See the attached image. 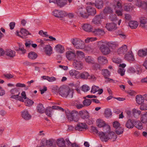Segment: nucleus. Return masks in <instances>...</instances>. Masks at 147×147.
I'll return each instance as SVG.
<instances>
[{
	"label": "nucleus",
	"instance_id": "nucleus-1",
	"mask_svg": "<svg viewBox=\"0 0 147 147\" xmlns=\"http://www.w3.org/2000/svg\"><path fill=\"white\" fill-rule=\"evenodd\" d=\"M108 42L105 40H102L99 41L98 43L100 46V49L103 54L104 55H108L111 52V50L109 47L106 45H107Z\"/></svg>",
	"mask_w": 147,
	"mask_h": 147
},
{
	"label": "nucleus",
	"instance_id": "nucleus-2",
	"mask_svg": "<svg viewBox=\"0 0 147 147\" xmlns=\"http://www.w3.org/2000/svg\"><path fill=\"white\" fill-rule=\"evenodd\" d=\"M74 92L69 88H60L59 93L62 97L71 99L73 97Z\"/></svg>",
	"mask_w": 147,
	"mask_h": 147
},
{
	"label": "nucleus",
	"instance_id": "nucleus-3",
	"mask_svg": "<svg viewBox=\"0 0 147 147\" xmlns=\"http://www.w3.org/2000/svg\"><path fill=\"white\" fill-rule=\"evenodd\" d=\"M68 120L70 121L77 122L79 120L78 113L76 111H68L66 113Z\"/></svg>",
	"mask_w": 147,
	"mask_h": 147
},
{
	"label": "nucleus",
	"instance_id": "nucleus-4",
	"mask_svg": "<svg viewBox=\"0 0 147 147\" xmlns=\"http://www.w3.org/2000/svg\"><path fill=\"white\" fill-rule=\"evenodd\" d=\"M72 43L74 47L77 49H83L85 47L84 42L80 39L75 38L71 40Z\"/></svg>",
	"mask_w": 147,
	"mask_h": 147
},
{
	"label": "nucleus",
	"instance_id": "nucleus-5",
	"mask_svg": "<svg viewBox=\"0 0 147 147\" xmlns=\"http://www.w3.org/2000/svg\"><path fill=\"white\" fill-rule=\"evenodd\" d=\"M75 13L78 16L84 18H87L88 15L85 12V9L84 7H79L75 11Z\"/></svg>",
	"mask_w": 147,
	"mask_h": 147
},
{
	"label": "nucleus",
	"instance_id": "nucleus-6",
	"mask_svg": "<svg viewBox=\"0 0 147 147\" xmlns=\"http://www.w3.org/2000/svg\"><path fill=\"white\" fill-rule=\"evenodd\" d=\"M96 124L97 126L100 128L104 127V129H107L108 131H109L110 129V126L106 124L105 122L102 119H97L96 121Z\"/></svg>",
	"mask_w": 147,
	"mask_h": 147
},
{
	"label": "nucleus",
	"instance_id": "nucleus-7",
	"mask_svg": "<svg viewBox=\"0 0 147 147\" xmlns=\"http://www.w3.org/2000/svg\"><path fill=\"white\" fill-rule=\"evenodd\" d=\"M124 59L129 62H133L135 60L134 54L131 51H129L124 54Z\"/></svg>",
	"mask_w": 147,
	"mask_h": 147
},
{
	"label": "nucleus",
	"instance_id": "nucleus-8",
	"mask_svg": "<svg viewBox=\"0 0 147 147\" xmlns=\"http://www.w3.org/2000/svg\"><path fill=\"white\" fill-rule=\"evenodd\" d=\"M135 4L138 7L147 10V1H142L141 0H135Z\"/></svg>",
	"mask_w": 147,
	"mask_h": 147
},
{
	"label": "nucleus",
	"instance_id": "nucleus-9",
	"mask_svg": "<svg viewBox=\"0 0 147 147\" xmlns=\"http://www.w3.org/2000/svg\"><path fill=\"white\" fill-rule=\"evenodd\" d=\"M16 55V52L13 50L8 49L5 51L4 56H5L8 58H13L15 57Z\"/></svg>",
	"mask_w": 147,
	"mask_h": 147
},
{
	"label": "nucleus",
	"instance_id": "nucleus-10",
	"mask_svg": "<svg viewBox=\"0 0 147 147\" xmlns=\"http://www.w3.org/2000/svg\"><path fill=\"white\" fill-rule=\"evenodd\" d=\"M20 113L22 117L25 120L28 121L31 118V115L27 109L22 111Z\"/></svg>",
	"mask_w": 147,
	"mask_h": 147
},
{
	"label": "nucleus",
	"instance_id": "nucleus-11",
	"mask_svg": "<svg viewBox=\"0 0 147 147\" xmlns=\"http://www.w3.org/2000/svg\"><path fill=\"white\" fill-rule=\"evenodd\" d=\"M104 18V16L102 14L100 13L98 15L96 16L93 19L92 22L97 26H99L101 24V19Z\"/></svg>",
	"mask_w": 147,
	"mask_h": 147
},
{
	"label": "nucleus",
	"instance_id": "nucleus-12",
	"mask_svg": "<svg viewBox=\"0 0 147 147\" xmlns=\"http://www.w3.org/2000/svg\"><path fill=\"white\" fill-rule=\"evenodd\" d=\"M87 4L92 5H95V6L98 9H102L104 5V2L102 0H96L95 3H92L88 2Z\"/></svg>",
	"mask_w": 147,
	"mask_h": 147
},
{
	"label": "nucleus",
	"instance_id": "nucleus-13",
	"mask_svg": "<svg viewBox=\"0 0 147 147\" xmlns=\"http://www.w3.org/2000/svg\"><path fill=\"white\" fill-rule=\"evenodd\" d=\"M53 14L57 18H63L66 16L67 13L64 11L55 9L53 11Z\"/></svg>",
	"mask_w": 147,
	"mask_h": 147
},
{
	"label": "nucleus",
	"instance_id": "nucleus-14",
	"mask_svg": "<svg viewBox=\"0 0 147 147\" xmlns=\"http://www.w3.org/2000/svg\"><path fill=\"white\" fill-rule=\"evenodd\" d=\"M102 73L106 79L105 82H108L113 81V79L108 78L110 76V73L107 69H102Z\"/></svg>",
	"mask_w": 147,
	"mask_h": 147
},
{
	"label": "nucleus",
	"instance_id": "nucleus-15",
	"mask_svg": "<svg viewBox=\"0 0 147 147\" xmlns=\"http://www.w3.org/2000/svg\"><path fill=\"white\" fill-rule=\"evenodd\" d=\"M66 57L69 60H74L76 59V55L74 51H68L66 52Z\"/></svg>",
	"mask_w": 147,
	"mask_h": 147
},
{
	"label": "nucleus",
	"instance_id": "nucleus-16",
	"mask_svg": "<svg viewBox=\"0 0 147 147\" xmlns=\"http://www.w3.org/2000/svg\"><path fill=\"white\" fill-rule=\"evenodd\" d=\"M74 68L76 69L81 70L83 67V64L80 61L77 59L75 60L73 63Z\"/></svg>",
	"mask_w": 147,
	"mask_h": 147
},
{
	"label": "nucleus",
	"instance_id": "nucleus-17",
	"mask_svg": "<svg viewBox=\"0 0 147 147\" xmlns=\"http://www.w3.org/2000/svg\"><path fill=\"white\" fill-rule=\"evenodd\" d=\"M20 33L22 35H21L19 34L20 32H19L18 31H16L17 35L23 38H25L26 36L30 34L28 31L26 30V29H24L23 28L21 29Z\"/></svg>",
	"mask_w": 147,
	"mask_h": 147
},
{
	"label": "nucleus",
	"instance_id": "nucleus-18",
	"mask_svg": "<svg viewBox=\"0 0 147 147\" xmlns=\"http://www.w3.org/2000/svg\"><path fill=\"white\" fill-rule=\"evenodd\" d=\"M113 8L115 10L116 14L119 16V0H114Z\"/></svg>",
	"mask_w": 147,
	"mask_h": 147
},
{
	"label": "nucleus",
	"instance_id": "nucleus-19",
	"mask_svg": "<svg viewBox=\"0 0 147 147\" xmlns=\"http://www.w3.org/2000/svg\"><path fill=\"white\" fill-rule=\"evenodd\" d=\"M87 127V125L86 123H78L75 127V129L81 131L84 129H86Z\"/></svg>",
	"mask_w": 147,
	"mask_h": 147
},
{
	"label": "nucleus",
	"instance_id": "nucleus-20",
	"mask_svg": "<svg viewBox=\"0 0 147 147\" xmlns=\"http://www.w3.org/2000/svg\"><path fill=\"white\" fill-rule=\"evenodd\" d=\"M140 26L142 28H146L147 26V19L144 17H142L140 19Z\"/></svg>",
	"mask_w": 147,
	"mask_h": 147
},
{
	"label": "nucleus",
	"instance_id": "nucleus-21",
	"mask_svg": "<svg viewBox=\"0 0 147 147\" xmlns=\"http://www.w3.org/2000/svg\"><path fill=\"white\" fill-rule=\"evenodd\" d=\"M105 27L109 31H110L115 30L117 28V25L113 22L107 23Z\"/></svg>",
	"mask_w": 147,
	"mask_h": 147
},
{
	"label": "nucleus",
	"instance_id": "nucleus-22",
	"mask_svg": "<svg viewBox=\"0 0 147 147\" xmlns=\"http://www.w3.org/2000/svg\"><path fill=\"white\" fill-rule=\"evenodd\" d=\"M90 5L86 7V9L88 12L87 13L88 14V16L90 15L94 16L96 13V10L94 8H93L92 7V5Z\"/></svg>",
	"mask_w": 147,
	"mask_h": 147
},
{
	"label": "nucleus",
	"instance_id": "nucleus-23",
	"mask_svg": "<svg viewBox=\"0 0 147 147\" xmlns=\"http://www.w3.org/2000/svg\"><path fill=\"white\" fill-rule=\"evenodd\" d=\"M79 114L81 117L83 119H86L89 118V114L86 111H80Z\"/></svg>",
	"mask_w": 147,
	"mask_h": 147
},
{
	"label": "nucleus",
	"instance_id": "nucleus-24",
	"mask_svg": "<svg viewBox=\"0 0 147 147\" xmlns=\"http://www.w3.org/2000/svg\"><path fill=\"white\" fill-rule=\"evenodd\" d=\"M107 134H108V132H107V131L105 133L103 132H99L98 134L99 136L102 141L107 142L108 140Z\"/></svg>",
	"mask_w": 147,
	"mask_h": 147
},
{
	"label": "nucleus",
	"instance_id": "nucleus-25",
	"mask_svg": "<svg viewBox=\"0 0 147 147\" xmlns=\"http://www.w3.org/2000/svg\"><path fill=\"white\" fill-rule=\"evenodd\" d=\"M44 51L47 55L50 56L52 53V48L50 45H47L44 48Z\"/></svg>",
	"mask_w": 147,
	"mask_h": 147
},
{
	"label": "nucleus",
	"instance_id": "nucleus-26",
	"mask_svg": "<svg viewBox=\"0 0 147 147\" xmlns=\"http://www.w3.org/2000/svg\"><path fill=\"white\" fill-rule=\"evenodd\" d=\"M69 74L71 76L76 78H79V73L78 71L72 70L69 72Z\"/></svg>",
	"mask_w": 147,
	"mask_h": 147
},
{
	"label": "nucleus",
	"instance_id": "nucleus-27",
	"mask_svg": "<svg viewBox=\"0 0 147 147\" xmlns=\"http://www.w3.org/2000/svg\"><path fill=\"white\" fill-rule=\"evenodd\" d=\"M119 44L117 42H108L107 45L112 49H114L119 46Z\"/></svg>",
	"mask_w": 147,
	"mask_h": 147
},
{
	"label": "nucleus",
	"instance_id": "nucleus-28",
	"mask_svg": "<svg viewBox=\"0 0 147 147\" xmlns=\"http://www.w3.org/2000/svg\"><path fill=\"white\" fill-rule=\"evenodd\" d=\"M111 128L109 131H108L107 129H106L107 132H108L107 134V138H108V140L109 139H111L112 138H116V135L114 132L113 131L110 132Z\"/></svg>",
	"mask_w": 147,
	"mask_h": 147
},
{
	"label": "nucleus",
	"instance_id": "nucleus-29",
	"mask_svg": "<svg viewBox=\"0 0 147 147\" xmlns=\"http://www.w3.org/2000/svg\"><path fill=\"white\" fill-rule=\"evenodd\" d=\"M82 28L84 31L87 32H92V26L88 24H85L82 26Z\"/></svg>",
	"mask_w": 147,
	"mask_h": 147
},
{
	"label": "nucleus",
	"instance_id": "nucleus-30",
	"mask_svg": "<svg viewBox=\"0 0 147 147\" xmlns=\"http://www.w3.org/2000/svg\"><path fill=\"white\" fill-rule=\"evenodd\" d=\"M98 62L100 64H105L108 62L107 58L103 56H100L98 58Z\"/></svg>",
	"mask_w": 147,
	"mask_h": 147
},
{
	"label": "nucleus",
	"instance_id": "nucleus-31",
	"mask_svg": "<svg viewBox=\"0 0 147 147\" xmlns=\"http://www.w3.org/2000/svg\"><path fill=\"white\" fill-rule=\"evenodd\" d=\"M138 56L141 57H143L147 55V48L139 50L138 52Z\"/></svg>",
	"mask_w": 147,
	"mask_h": 147
},
{
	"label": "nucleus",
	"instance_id": "nucleus-32",
	"mask_svg": "<svg viewBox=\"0 0 147 147\" xmlns=\"http://www.w3.org/2000/svg\"><path fill=\"white\" fill-rule=\"evenodd\" d=\"M36 110L38 112L40 113H43L45 112V108L41 103L38 104L36 107Z\"/></svg>",
	"mask_w": 147,
	"mask_h": 147
},
{
	"label": "nucleus",
	"instance_id": "nucleus-33",
	"mask_svg": "<svg viewBox=\"0 0 147 147\" xmlns=\"http://www.w3.org/2000/svg\"><path fill=\"white\" fill-rule=\"evenodd\" d=\"M126 65L125 64L122 63L121 61L120 60V75L122 76L125 74V70L124 68Z\"/></svg>",
	"mask_w": 147,
	"mask_h": 147
},
{
	"label": "nucleus",
	"instance_id": "nucleus-34",
	"mask_svg": "<svg viewBox=\"0 0 147 147\" xmlns=\"http://www.w3.org/2000/svg\"><path fill=\"white\" fill-rule=\"evenodd\" d=\"M136 101L137 103L139 105H142L144 102V98L140 95H138L136 97Z\"/></svg>",
	"mask_w": 147,
	"mask_h": 147
},
{
	"label": "nucleus",
	"instance_id": "nucleus-35",
	"mask_svg": "<svg viewBox=\"0 0 147 147\" xmlns=\"http://www.w3.org/2000/svg\"><path fill=\"white\" fill-rule=\"evenodd\" d=\"M138 23L136 21H131L129 22V25L130 28L132 29L136 28L138 26Z\"/></svg>",
	"mask_w": 147,
	"mask_h": 147
},
{
	"label": "nucleus",
	"instance_id": "nucleus-36",
	"mask_svg": "<svg viewBox=\"0 0 147 147\" xmlns=\"http://www.w3.org/2000/svg\"><path fill=\"white\" fill-rule=\"evenodd\" d=\"M55 49L57 52L60 53H63L65 51L64 47L60 45H56L55 47Z\"/></svg>",
	"mask_w": 147,
	"mask_h": 147
},
{
	"label": "nucleus",
	"instance_id": "nucleus-37",
	"mask_svg": "<svg viewBox=\"0 0 147 147\" xmlns=\"http://www.w3.org/2000/svg\"><path fill=\"white\" fill-rule=\"evenodd\" d=\"M125 125L128 128H133L134 126V121L129 119L126 122Z\"/></svg>",
	"mask_w": 147,
	"mask_h": 147
},
{
	"label": "nucleus",
	"instance_id": "nucleus-38",
	"mask_svg": "<svg viewBox=\"0 0 147 147\" xmlns=\"http://www.w3.org/2000/svg\"><path fill=\"white\" fill-rule=\"evenodd\" d=\"M127 51V46L125 45H123L120 47V55H124Z\"/></svg>",
	"mask_w": 147,
	"mask_h": 147
},
{
	"label": "nucleus",
	"instance_id": "nucleus-39",
	"mask_svg": "<svg viewBox=\"0 0 147 147\" xmlns=\"http://www.w3.org/2000/svg\"><path fill=\"white\" fill-rule=\"evenodd\" d=\"M65 141L63 138L59 139L57 140V145L61 147H64L65 146Z\"/></svg>",
	"mask_w": 147,
	"mask_h": 147
},
{
	"label": "nucleus",
	"instance_id": "nucleus-40",
	"mask_svg": "<svg viewBox=\"0 0 147 147\" xmlns=\"http://www.w3.org/2000/svg\"><path fill=\"white\" fill-rule=\"evenodd\" d=\"M79 78L86 79L88 78L89 76V73L86 71H84L81 74L79 73Z\"/></svg>",
	"mask_w": 147,
	"mask_h": 147
},
{
	"label": "nucleus",
	"instance_id": "nucleus-41",
	"mask_svg": "<svg viewBox=\"0 0 147 147\" xmlns=\"http://www.w3.org/2000/svg\"><path fill=\"white\" fill-rule=\"evenodd\" d=\"M28 56L31 59H34L37 57V55L34 52H31L28 53Z\"/></svg>",
	"mask_w": 147,
	"mask_h": 147
},
{
	"label": "nucleus",
	"instance_id": "nucleus-42",
	"mask_svg": "<svg viewBox=\"0 0 147 147\" xmlns=\"http://www.w3.org/2000/svg\"><path fill=\"white\" fill-rule=\"evenodd\" d=\"M113 12L112 9L109 7H106L103 10V13L105 14H110Z\"/></svg>",
	"mask_w": 147,
	"mask_h": 147
},
{
	"label": "nucleus",
	"instance_id": "nucleus-43",
	"mask_svg": "<svg viewBox=\"0 0 147 147\" xmlns=\"http://www.w3.org/2000/svg\"><path fill=\"white\" fill-rule=\"evenodd\" d=\"M141 113L140 111L137 110L136 109H134L132 110V115L135 117L137 118L138 117Z\"/></svg>",
	"mask_w": 147,
	"mask_h": 147
},
{
	"label": "nucleus",
	"instance_id": "nucleus-44",
	"mask_svg": "<svg viewBox=\"0 0 147 147\" xmlns=\"http://www.w3.org/2000/svg\"><path fill=\"white\" fill-rule=\"evenodd\" d=\"M86 62L89 64H94V62L93 58L91 57L88 56L86 57L85 58Z\"/></svg>",
	"mask_w": 147,
	"mask_h": 147
},
{
	"label": "nucleus",
	"instance_id": "nucleus-45",
	"mask_svg": "<svg viewBox=\"0 0 147 147\" xmlns=\"http://www.w3.org/2000/svg\"><path fill=\"white\" fill-rule=\"evenodd\" d=\"M76 57H77V58H79L82 59L84 57V54L82 51H77L76 52Z\"/></svg>",
	"mask_w": 147,
	"mask_h": 147
},
{
	"label": "nucleus",
	"instance_id": "nucleus-46",
	"mask_svg": "<svg viewBox=\"0 0 147 147\" xmlns=\"http://www.w3.org/2000/svg\"><path fill=\"white\" fill-rule=\"evenodd\" d=\"M57 4L61 7H62L65 5L67 2V0H57Z\"/></svg>",
	"mask_w": 147,
	"mask_h": 147
},
{
	"label": "nucleus",
	"instance_id": "nucleus-47",
	"mask_svg": "<svg viewBox=\"0 0 147 147\" xmlns=\"http://www.w3.org/2000/svg\"><path fill=\"white\" fill-rule=\"evenodd\" d=\"M134 8V6L130 5L125 6L123 8L124 9L127 11H130L133 10Z\"/></svg>",
	"mask_w": 147,
	"mask_h": 147
},
{
	"label": "nucleus",
	"instance_id": "nucleus-48",
	"mask_svg": "<svg viewBox=\"0 0 147 147\" xmlns=\"http://www.w3.org/2000/svg\"><path fill=\"white\" fill-rule=\"evenodd\" d=\"M104 115L106 117H109L111 116L112 113L111 110L109 109H105Z\"/></svg>",
	"mask_w": 147,
	"mask_h": 147
},
{
	"label": "nucleus",
	"instance_id": "nucleus-49",
	"mask_svg": "<svg viewBox=\"0 0 147 147\" xmlns=\"http://www.w3.org/2000/svg\"><path fill=\"white\" fill-rule=\"evenodd\" d=\"M94 32L96 35H102L105 34L104 31L102 29H96Z\"/></svg>",
	"mask_w": 147,
	"mask_h": 147
},
{
	"label": "nucleus",
	"instance_id": "nucleus-50",
	"mask_svg": "<svg viewBox=\"0 0 147 147\" xmlns=\"http://www.w3.org/2000/svg\"><path fill=\"white\" fill-rule=\"evenodd\" d=\"M34 103V102L30 99L27 98L25 102V104L26 106L28 107L31 106Z\"/></svg>",
	"mask_w": 147,
	"mask_h": 147
},
{
	"label": "nucleus",
	"instance_id": "nucleus-51",
	"mask_svg": "<svg viewBox=\"0 0 147 147\" xmlns=\"http://www.w3.org/2000/svg\"><path fill=\"white\" fill-rule=\"evenodd\" d=\"M91 102V100L88 99H85L83 102L84 105L85 106H88L90 105Z\"/></svg>",
	"mask_w": 147,
	"mask_h": 147
},
{
	"label": "nucleus",
	"instance_id": "nucleus-52",
	"mask_svg": "<svg viewBox=\"0 0 147 147\" xmlns=\"http://www.w3.org/2000/svg\"><path fill=\"white\" fill-rule=\"evenodd\" d=\"M141 122L143 123H147V113H145L142 115L141 118Z\"/></svg>",
	"mask_w": 147,
	"mask_h": 147
},
{
	"label": "nucleus",
	"instance_id": "nucleus-53",
	"mask_svg": "<svg viewBox=\"0 0 147 147\" xmlns=\"http://www.w3.org/2000/svg\"><path fill=\"white\" fill-rule=\"evenodd\" d=\"M135 126L139 129H141L142 128V124L140 121L135 122Z\"/></svg>",
	"mask_w": 147,
	"mask_h": 147
},
{
	"label": "nucleus",
	"instance_id": "nucleus-54",
	"mask_svg": "<svg viewBox=\"0 0 147 147\" xmlns=\"http://www.w3.org/2000/svg\"><path fill=\"white\" fill-rule=\"evenodd\" d=\"M55 142L54 140L50 139L46 141V145L49 146H53V144Z\"/></svg>",
	"mask_w": 147,
	"mask_h": 147
},
{
	"label": "nucleus",
	"instance_id": "nucleus-55",
	"mask_svg": "<svg viewBox=\"0 0 147 147\" xmlns=\"http://www.w3.org/2000/svg\"><path fill=\"white\" fill-rule=\"evenodd\" d=\"M99 88L98 86L94 85L92 87L91 92L93 93H94L98 91L99 90Z\"/></svg>",
	"mask_w": 147,
	"mask_h": 147
},
{
	"label": "nucleus",
	"instance_id": "nucleus-56",
	"mask_svg": "<svg viewBox=\"0 0 147 147\" xmlns=\"http://www.w3.org/2000/svg\"><path fill=\"white\" fill-rule=\"evenodd\" d=\"M97 38L96 37H88L85 40V42L86 43H88L90 41L96 40Z\"/></svg>",
	"mask_w": 147,
	"mask_h": 147
},
{
	"label": "nucleus",
	"instance_id": "nucleus-57",
	"mask_svg": "<svg viewBox=\"0 0 147 147\" xmlns=\"http://www.w3.org/2000/svg\"><path fill=\"white\" fill-rule=\"evenodd\" d=\"M90 89V87L86 85H84L82 86V90L84 92H87Z\"/></svg>",
	"mask_w": 147,
	"mask_h": 147
},
{
	"label": "nucleus",
	"instance_id": "nucleus-58",
	"mask_svg": "<svg viewBox=\"0 0 147 147\" xmlns=\"http://www.w3.org/2000/svg\"><path fill=\"white\" fill-rule=\"evenodd\" d=\"M53 109L52 108L51 109V108L47 109L46 111L45 112L46 114L48 116L50 117H51V111Z\"/></svg>",
	"mask_w": 147,
	"mask_h": 147
},
{
	"label": "nucleus",
	"instance_id": "nucleus-59",
	"mask_svg": "<svg viewBox=\"0 0 147 147\" xmlns=\"http://www.w3.org/2000/svg\"><path fill=\"white\" fill-rule=\"evenodd\" d=\"M76 107L78 109H80L83 107L84 106V105H82L80 102L78 101L76 103Z\"/></svg>",
	"mask_w": 147,
	"mask_h": 147
},
{
	"label": "nucleus",
	"instance_id": "nucleus-60",
	"mask_svg": "<svg viewBox=\"0 0 147 147\" xmlns=\"http://www.w3.org/2000/svg\"><path fill=\"white\" fill-rule=\"evenodd\" d=\"M113 126L114 128L117 129L119 127V123L118 121H115L113 123Z\"/></svg>",
	"mask_w": 147,
	"mask_h": 147
},
{
	"label": "nucleus",
	"instance_id": "nucleus-61",
	"mask_svg": "<svg viewBox=\"0 0 147 147\" xmlns=\"http://www.w3.org/2000/svg\"><path fill=\"white\" fill-rule=\"evenodd\" d=\"M17 51H20L23 54H24L26 52V50L24 49L23 47L21 46H19L18 49L17 50Z\"/></svg>",
	"mask_w": 147,
	"mask_h": 147
},
{
	"label": "nucleus",
	"instance_id": "nucleus-62",
	"mask_svg": "<svg viewBox=\"0 0 147 147\" xmlns=\"http://www.w3.org/2000/svg\"><path fill=\"white\" fill-rule=\"evenodd\" d=\"M10 92L12 95L17 94L18 93V90L16 88H14L12 89L10 91Z\"/></svg>",
	"mask_w": 147,
	"mask_h": 147
},
{
	"label": "nucleus",
	"instance_id": "nucleus-63",
	"mask_svg": "<svg viewBox=\"0 0 147 147\" xmlns=\"http://www.w3.org/2000/svg\"><path fill=\"white\" fill-rule=\"evenodd\" d=\"M126 35L123 33H120V40L121 38L122 39V40H125L126 38Z\"/></svg>",
	"mask_w": 147,
	"mask_h": 147
},
{
	"label": "nucleus",
	"instance_id": "nucleus-64",
	"mask_svg": "<svg viewBox=\"0 0 147 147\" xmlns=\"http://www.w3.org/2000/svg\"><path fill=\"white\" fill-rule=\"evenodd\" d=\"M140 108L142 110H147V105L146 104L141 105L140 107Z\"/></svg>",
	"mask_w": 147,
	"mask_h": 147
}]
</instances>
